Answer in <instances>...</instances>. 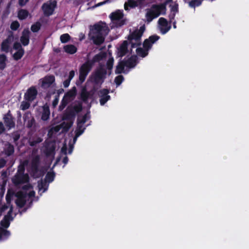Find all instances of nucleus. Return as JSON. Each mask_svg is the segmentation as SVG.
<instances>
[{"label": "nucleus", "instance_id": "f257e3e1", "mask_svg": "<svg viewBox=\"0 0 249 249\" xmlns=\"http://www.w3.org/2000/svg\"><path fill=\"white\" fill-rule=\"evenodd\" d=\"M172 0H166L163 3L159 4H153L150 9L147 10L145 14L146 21L151 22L154 18L160 15H164L166 11V5L172 2Z\"/></svg>", "mask_w": 249, "mask_h": 249}, {"label": "nucleus", "instance_id": "f03ea898", "mask_svg": "<svg viewBox=\"0 0 249 249\" xmlns=\"http://www.w3.org/2000/svg\"><path fill=\"white\" fill-rule=\"evenodd\" d=\"M145 30L144 25L141 26L139 29L135 30L127 37V39L131 44L132 48H134L141 45V39Z\"/></svg>", "mask_w": 249, "mask_h": 249}, {"label": "nucleus", "instance_id": "7ed1b4c3", "mask_svg": "<svg viewBox=\"0 0 249 249\" xmlns=\"http://www.w3.org/2000/svg\"><path fill=\"white\" fill-rule=\"evenodd\" d=\"M82 105L79 103L74 106H69L63 113L62 120L66 121H73L77 113L82 110Z\"/></svg>", "mask_w": 249, "mask_h": 249}, {"label": "nucleus", "instance_id": "20e7f679", "mask_svg": "<svg viewBox=\"0 0 249 249\" xmlns=\"http://www.w3.org/2000/svg\"><path fill=\"white\" fill-rule=\"evenodd\" d=\"M40 158L39 155L34 157L31 162V174L35 178H39L43 175V173L39 170Z\"/></svg>", "mask_w": 249, "mask_h": 249}, {"label": "nucleus", "instance_id": "39448f33", "mask_svg": "<svg viewBox=\"0 0 249 249\" xmlns=\"http://www.w3.org/2000/svg\"><path fill=\"white\" fill-rule=\"evenodd\" d=\"M107 73V71L104 68L100 67L97 69L94 73L92 75V82L95 85L102 84L106 78Z\"/></svg>", "mask_w": 249, "mask_h": 249}, {"label": "nucleus", "instance_id": "423d86ee", "mask_svg": "<svg viewBox=\"0 0 249 249\" xmlns=\"http://www.w3.org/2000/svg\"><path fill=\"white\" fill-rule=\"evenodd\" d=\"M109 18L116 27H120L125 24V20L124 19V14L120 10L111 13Z\"/></svg>", "mask_w": 249, "mask_h": 249}, {"label": "nucleus", "instance_id": "0eeeda50", "mask_svg": "<svg viewBox=\"0 0 249 249\" xmlns=\"http://www.w3.org/2000/svg\"><path fill=\"white\" fill-rule=\"evenodd\" d=\"M93 65L87 60L79 69V79L81 83L85 81L86 77L91 70Z\"/></svg>", "mask_w": 249, "mask_h": 249}, {"label": "nucleus", "instance_id": "6e6552de", "mask_svg": "<svg viewBox=\"0 0 249 249\" xmlns=\"http://www.w3.org/2000/svg\"><path fill=\"white\" fill-rule=\"evenodd\" d=\"M90 30V33L92 34H103L104 35H107L109 31L106 23L102 21L94 24Z\"/></svg>", "mask_w": 249, "mask_h": 249}, {"label": "nucleus", "instance_id": "1a4fd4ad", "mask_svg": "<svg viewBox=\"0 0 249 249\" xmlns=\"http://www.w3.org/2000/svg\"><path fill=\"white\" fill-rule=\"evenodd\" d=\"M56 1L53 0V1H50V3H44L42 6V9L45 16H50L52 15L56 6Z\"/></svg>", "mask_w": 249, "mask_h": 249}, {"label": "nucleus", "instance_id": "9d476101", "mask_svg": "<svg viewBox=\"0 0 249 249\" xmlns=\"http://www.w3.org/2000/svg\"><path fill=\"white\" fill-rule=\"evenodd\" d=\"M29 181V177L27 174H26L25 175L16 174L12 179L13 183L16 186L27 183Z\"/></svg>", "mask_w": 249, "mask_h": 249}, {"label": "nucleus", "instance_id": "9b49d317", "mask_svg": "<svg viewBox=\"0 0 249 249\" xmlns=\"http://www.w3.org/2000/svg\"><path fill=\"white\" fill-rule=\"evenodd\" d=\"M158 23L160 32L162 35L166 34L171 28V23L168 22L167 19L164 18H160L159 19Z\"/></svg>", "mask_w": 249, "mask_h": 249}, {"label": "nucleus", "instance_id": "f8f14e48", "mask_svg": "<svg viewBox=\"0 0 249 249\" xmlns=\"http://www.w3.org/2000/svg\"><path fill=\"white\" fill-rule=\"evenodd\" d=\"M37 90L35 87L32 86L29 88L25 93L24 98L26 101L32 102L36 97Z\"/></svg>", "mask_w": 249, "mask_h": 249}, {"label": "nucleus", "instance_id": "ddd939ff", "mask_svg": "<svg viewBox=\"0 0 249 249\" xmlns=\"http://www.w3.org/2000/svg\"><path fill=\"white\" fill-rule=\"evenodd\" d=\"M109 90L108 89H103L100 90L98 92V95L100 97V103L102 106L104 105L110 99V96L108 95Z\"/></svg>", "mask_w": 249, "mask_h": 249}, {"label": "nucleus", "instance_id": "4468645a", "mask_svg": "<svg viewBox=\"0 0 249 249\" xmlns=\"http://www.w3.org/2000/svg\"><path fill=\"white\" fill-rule=\"evenodd\" d=\"M14 118L12 116L10 110L5 114L3 117V120L6 126L8 129L14 128L15 126Z\"/></svg>", "mask_w": 249, "mask_h": 249}, {"label": "nucleus", "instance_id": "2eb2a0df", "mask_svg": "<svg viewBox=\"0 0 249 249\" xmlns=\"http://www.w3.org/2000/svg\"><path fill=\"white\" fill-rule=\"evenodd\" d=\"M31 32L28 29H24L22 32L21 36L20 38V41L21 44L24 46L29 45L30 42V36Z\"/></svg>", "mask_w": 249, "mask_h": 249}, {"label": "nucleus", "instance_id": "dca6fc26", "mask_svg": "<svg viewBox=\"0 0 249 249\" xmlns=\"http://www.w3.org/2000/svg\"><path fill=\"white\" fill-rule=\"evenodd\" d=\"M104 35H105L103 34H89V36L90 37V39L93 41V42L94 44L97 45H100L104 42Z\"/></svg>", "mask_w": 249, "mask_h": 249}, {"label": "nucleus", "instance_id": "f3484780", "mask_svg": "<svg viewBox=\"0 0 249 249\" xmlns=\"http://www.w3.org/2000/svg\"><path fill=\"white\" fill-rule=\"evenodd\" d=\"M13 38V35H9L8 37L2 41L1 44L0 50L2 52L7 53L9 51L10 45Z\"/></svg>", "mask_w": 249, "mask_h": 249}, {"label": "nucleus", "instance_id": "a211bd4d", "mask_svg": "<svg viewBox=\"0 0 249 249\" xmlns=\"http://www.w3.org/2000/svg\"><path fill=\"white\" fill-rule=\"evenodd\" d=\"M128 42L127 40H124L118 49V55L119 57H123L128 53Z\"/></svg>", "mask_w": 249, "mask_h": 249}, {"label": "nucleus", "instance_id": "6ab92c4d", "mask_svg": "<svg viewBox=\"0 0 249 249\" xmlns=\"http://www.w3.org/2000/svg\"><path fill=\"white\" fill-rule=\"evenodd\" d=\"M55 81V77L53 75H47L42 79L41 87L42 88L50 87Z\"/></svg>", "mask_w": 249, "mask_h": 249}, {"label": "nucleus", "instance_id": "aec40b11", "mask_svg": "<svg viewBox=\"0 0 249 249\" xmlns=\"http://www.w3.org/2000/svg\"><path fill=\"white\" fill-rule=\"evenodd\" d=\"M55 146L52 142H48L45 145L44 153L47 157L53 156L55 154Z\"/></svg>", "mask_w": 249, "mask_h": 249}, {"label": "nucleus", "instance_id": "412c9836", "mask_svg": "<svg viewBox=\"0 0 249 249\" xmlns=\"http://www.w3.org/2000/svg\"><path fill=\"white\" fill-rule=\"evenodd\" d=\"M72 95L71 92H67L65 94L59 106V110L60 111H62L64 109V108L70 101V98L72 97Z\"/></svg>", "mask_w": 249, "mask_h": 249}, {"label": "nucleus", "instance_id": "4be33fe9", "mask_svg": "<svg viewBox=\"0 0 249 249\" xmlns=\"http://www.w3.org/2000/svg\"><path fill=\"white\" fill-rule=\"evenodd\" d=\"M107 56V54L104 52H100L98 54L95 55L92 59L88 60L93 66L95 63L99 62Z\"/></svg>", "mask_w": 249, "mask_h": 249}, {"label": "nucleus", "instance_id": "5701e85b", "mask_svg": "<svg viewBox=\"0 0 249 249\" xmlns=\"http://www.w3.org/2000/svg\"><path fill=\"white\" fill-rule=\"evenodd\" d=\"M125 67L129 68H133L135 67L137 64V56L136 55L131 56L127 60H123Z\"/></svg>", "mask_w": 249, "mask_h": 249}, {"label": "nucleus", "instance_id": "b1692460", "mask_svg": "<svg viewBox=\"0 0 249 249\" xmlns=\"http://www.w3.org/2000/svg\"><path fill=\"white\" fill-rule=\"evenodd\" d=\"M43 111L41 114V119L43 121H47L50 116V111L49 107L47 105H45L42 107Z\"/></svg>", "mask_w": 249, "mask_h": 249}, {"label": "nucleus", "instance_id": "393cba45", "mask_svg": "<svg viewBox=\"0 0 249 249\" xmlns=\"http://www.w3.org/2000/svg\"><path fill=\"white\" fill-rule=\"evenodd\" d=\"M90 96V92L87 91L86 88H83L80 93V99L84 103H87Z\"/></svg>", "mask_w": 249, "mask_h": 249}, {"label": "nucleus", "instance_id": "a878e982", "mask_svg": "<svg viewBox=\"0 0 249 249\" xmlns=\"http://www.w3.org/2000/svg\"><path fill=\"white\" fill-rule=\"evenodd\" d=\"M64 51L69 54H73L77 52V48L73 45H66L63 47Z\"/></svg>", "mask_w": 249, "mask_h": 249}, {"label": "nucleus", "instance_id": "bb28decb", "mask_svg": "<svg viewBox=\"0 0 249 249\" xmlns=\"http://www.w3.org/2000/svg\"><path fill=\"white\" fill-rule=\"evenodd\" d=\"M125 64L123 60L120 61L118 62L116 66L115 72L116 74H121L122 73H124V67Z\"/></svg>", "mask_w": 249, "mask_h": 249}, {"label": "nucleus", "instance_id": "cd10ccee", "mask_svg": "<svg viewBox=\"0 0 249 249\" xmlns=\"http://www.w3.org/2000/svg\"><path fill=\"white\" fill-rule=\"evenodd\" d=\"M7 58L4 54H0V70L3 71L6 67V61Z\"/></svg>", "mask_w": 249, "mask_h": 249}, {"label": "nucleus", "instance_id": "c85d7f7f", "mask_svg": "<svg viewBox=\"0 0 249 249\" xmlns=\"http://www.w3.org/2000/svg\"><path fill=\"white\" fill-rule=\"evenodd\" d=\"M29 14V12L27 10L20 9L18 11V17L19 20H23L28 17Z\"/></svg>", "mask_w": 249, "mask_h": 249}, {"label": "nucleus", "instance_id": "c756f323", "mask_svg": "<svg viewBox=\"0 0 249 249\" xmlns=\"http://www.w3.org/2000/svg\"><path fill=\"white\" fill-rule=\"evenodd\" d=\"M138 6V1L135 0H128L126 2L124 3V7L125 10H128L127 7L133 8Z\"/></svg>", "mask_w": 249, "mask_h": 249}, {"label": "nucleus", "instance_id": "7c9ffc66", "mask_svg": "<svg viewBox=\"0 0 249 249\" xmlns=\"http://www.w3.org/2000/svg\"><path fill=\"white\" fill-rule=\"evenodd\" d=\"M5 154L7 156H10L14 153V147L10 143H8L7 147L4 150Z\"/></svg>", "mask_w": 249, "mask_h": 249}, {"label": "nucleus", "instance_id": "2f4dec72", "mask_svg": "<svg viewBox=\"0 0 249 249\" xmlns=\"http://www.w3.org/2000/svg\"><path fill=\"white\" fill-rule=\"evenodd\" d=\"M25 53L24 50L17 51L13 55V59L16 61H18L20 59Z\"/></svg>", "mask_w": 249, "mask_h": 249}, {"label": "nucleus", "instance_id": "473e14b6", "mask_svg": "<svg viewBox=\"0 0 249 249\" xmlns=\"http://www.w3.org/2000/svg\"><path fill=\"white\" fill-rule=\"evenodd\" d=\"M137 54L142 57H144L146 56L148 54V51L144 48H138L136 49Z\"/></svg>", "mask_w": 249, "mask_h": 249}, {"label": "nucleus", "instance_id": "72a5a7b5", "mask_svg": "<svg viewBox=\"0 0 249 249\" xmlns=\"http://www.w3.org/2000/svg\"><path fill=\"white\" fill-rule=\"evenodd\" d=\"M55 176V173L54 172H48L45 177V182L49 183L52 182L54 180Z\"/></svg>", "mask_w": 249, "mask_h": 249}, {"label": "nucleus", "instance_id": "f704fd0d", "mask_svg": "<svg viewBox=\"0 0 249 249\" xmlns=\"http://www.w3.org/2000/svg\"><path fill=\"white\" fill-rule=\"evenodd\" d=\"M69 122H63L61 124V127L65 131H68L73 124V121H68Z\"/></svg>", "mask_w": 249, "mask_h": 249}, {"label": "nucleus", "instance_id": "c9c22d12", "mask_svg": "<svg viewBox=\"0 0 249 249\" xmlns=\"http://www.w3.org/2000/svg\"><path fill=\"white\" fill-rule=\"evenodd\" d=\"M85 129V128L83 127V125L77 124V126L75 130V136L76 137H79L82 135L84 132Z\"/></svg>", "mask_w": 249, "mask_h": 249}, {"label": "nucleus", "instance_id": "e433bc0d", "mask_svg": "<svg viewBox=\"0 0 249 249\" xmlns=\"http://www.w3.org/2000/svg\"><path fill=\"white\" fill-rule=\"evenodd\" d=\"M41 27V23L37 21L35 23L32 25L31 27V31L34 33H36L39 31V30L40 29Z\"/></svg>", "mask_w": 249, "mask_h": 249}, {"label": "nucleus", "instance_id": "4c0bfd02", "mask_svg": "<svg viewBox=\"0 0 249 249\" xmlns=\"http://www.w3.org/2000/svg\"><path fill=\"white\" fill-rule=\"evenodd\" d=\"M10 234L9 231L4 229L2 227H0V239L4 237H7Z\"/></svg>", "mask_w": 249, "mask_h": 249}, {"label": "nucleus", "instance_id": "58836bf2", "mask_svg": "<svg viewBox=\"0 0 249 249\" xmlns=\"http://www.w3.org/2000/svg\"><path fill=\"white\" fill-rule=\"evenodd\" d=\"M202 2L200 0H192L189 2V5L190 7L195 8L201 5Z\"/></svg>", "mask_w": 249, "mask_h": 249}, {"label": "nucleus", "instance_id": "ea45409f", "mask_svg": "<svg viewBox=\"0 0 249 249\" xmlns=\"http://www.w3.org/2000/svg\"><path fill=\"white\" fill-rule=\"evenodd\" d=\"M60 39L62 43H65L70 40L71 36L68 34H64L60 36Z\"/></svg>", "mask_w": 249, "mask_h": 249}, {"label": "nucleus", "instance_id": "a19ab883", "mask_svg": "<svg viewBox=\"0 0 249 249\" xmlns=\"http://www.w3.org/2000/svg\"><path fill=\"white\" fill-rule=\"evenodd\" d=\"M160 38V36L157 35H153L150 36L148 39L150 43L153 45Z\"/></svg>", "mask_w": 249, "mask_h": 249}, {"label": "nucleus", "instance_id": "79ce46f5", "mask_svg": "<svg viewBox=\"0 0 249 249\" xmlns=\"http://www.w3.org/2000/svg\"><path fill=\"white\" fill-rule=\"evenodd\" d=\"M26 200L25 199H17L16 203L17 205L20 208H23L25 205Z\"/></svg>", "mask_w": 249, "mask_h": 249}, {"label": "nucleus", "instance_id": "37998d69", "mask_svg": "<svg viewBox=\"0 0 249 249\" xmlns=\"http://www.w3.org/2000/svg\"><path fill=\"white\" fill-rule=\"evenodd\" d=\"M30 102L22 101L20 105V109L22 110H25L28 109L30 107Z\"/></svg>", "mask_w": 249, "mask_h": 249}, {"label": "nucleus", "instance_id": "c03bdc74", "mask_svg": "<svg viewBox=\"0 0 249 249\" xmlns=\"http://www.w3.org/2000/svg\"><path fill=\"white\" fill-rule=\"evenodd\" d=\"M124 80V77L122 75H119L115 78L114 82L117 86L120 85Z\"/></svg>", "mask_w": 249, "mask_h": 249}, {"label": "nucleus", "instance_id": "a18cd8bd", "mask_svg": "<svg viewBox=\"0 0 249 249\" xmlns=\"http://www.w3.org/2000/svg\"><path fill=\"white\" fill-rule=\"evenodd\" d=\"M169 6L171 8L170 12L175 13L178 12V4L177 2H175L174 4H170Z\"/></svg>", "mask_w": 249, "mask_h": 249}, {"label": "nucleus", "instance_id": "49530a36", "mask_svg": "<svg viewBox=\"0 0 249 249\" xmlns=\"http://www.w3.org/2000/svg\"><path fill=\"white\" fill-rule=\"evenodd\" d=\"M19 26H20V24L19 23V22L18 21L16 20V21H13L11 23V24L10 25V28L13 31H16L19 28Z\"/></svg>", "mask_w": 249, "mask_h": 249}, {"label": "nucleus", "instance_id": "de8ad7c7", "mask_svg": "<svg viewBox=\"0 0 249 249\" xmlns=\"http://www.w3.org/2000/svg\"><path fill=\"white\" fill-rule=\"evenodd\" d=\"M152 47V44L150 43V42L149 41L148 39H145L143 43V48L146 49L149 51V50L151 49Z\"/></svg>", "mask_w": 249, "mask_h": 249}, {"label": "nucleus", "instance_id": "09e8293b", "mask_svg": "<svg viewBox=\"0 0 249 249\" xmlns=\"http://www.w3.org/2000/svg\"><path fill=\"white\" fill-rule=\"evenodd\" d=\"M34 117L32 116L31 112L29 111L26 112L23 115V120L25 123L30 120L31 118Z\"/></svg>", "mask_w": 249, "mask_h": 249}, {"label": "nucleus", "instance_id": "8fccbe9b", "mask_svg": "<svg viewBox=\"0 0 249 249\" xmlns=\"http://www.w3.org/2000/svg\"><path fill=\"white\" fill-rule=\"evenodd\" d=\"M13 49L16 51L24 50V49L22 47L21 43L18 42H14L13 44Z\"/></svg>", "mask_w": 249, "mask_h": 249}, {"label": "nucleus", "instance_id": "3c124183", "mask_svg": "<svg viewBox=\"0 0 249 249\" xmlns=\"http://www.w3.org/2000/svg\"><path fill=\"white\" fill-rule=\"evenodd\" d=\"M26 127L28 128H31L35 124V120L34 117L28 120L26 123Z\"/></svg>", "mask_w": 249, "mask_h": 249}, {"label": "nucleus", "instance_id": "603ef678", "mask_svg": "<svg viewBox=\"0 0 249 249\" xmlns=\"http://www.w3.org/2000/svg\"><path fill=\"white\" fill-rule=\"evenodd\" d=\"M16 196L18 199H25L27 196V194L22 191H19L16 194Z\"/></svg>", "mask_w": 249, "mask_h": 249}, {"label": "nucleus", "instance_id": "864d4df0", "mask_svg": "<svg viewBox=\"0 0 249 249\" xmlns=\"http://www.w3.org/2000/svg\"><path fill=\"white\" fill-rule=\"evenodd\" d=\"M114 63V59L113 58H110L108 59L107 62V67L108 70H112Z\"/></svg>", "mask_w": 249, "mask_h": 249}, {"label": "nucleus", "instance_id": "5fc2aeb1", "mask_svg": "<svg viewBox=\"0 0 249 249\" xmlns=\"http://www.w3.org/2000/svg\"><path fill=\"white\" fill-rule=\"evenodd\" d=\"M0 225L2 227L4 228H7L10 226V221L7 219L3 218V219L0 222Z\"/></svg>", "mask_w": 249, "mask_h": 249}, {"label": "nucleus", "instance_id": "6e6d98bb", "mask_svg": "<svg viewBox=\"0 0 249 249\" xmlns=\"http://www.w3.org/2000/svg\"><path fill=\"white\" fill-rule=\"evenodd\" d=\"M87 121V115H84L81 119L79 118L77 119V124H81L83 125V124H85Z\"/></svg>", "mask_w": 249, "mask_h": 249}, {"label": "nucleus", "instance_id": "4d7b16f0", "mask_svg": "<svg viewBox=\"0 0 249 249\" xmlns=\"http://www.w3.org/2000/svg\"><path fill=\"white\" fill-rule=\"evenodd\" d=\"M25 172V168L23 166H19L18 167V171L16 174H19L21 175H25L26 174H24Z\"/></svg>", "mask_w": 249, "mask_h": 249}, {"label": "nucleus", "instance_id": "13d9d810", "mask_svg": "<svg viewBox=\"0 0 249 249\" xmlns=\"http://www.w3.org/2000/svg\"><path fill=\"white\" fill-rule=\"evenodd\" d=\"M176 13H175V12H170V13L169 15L170 23H171L173 22V21L175 20L174 19L176 16Z\"/></svg>", "mask_w": 249, "mask_h": 249}, {"label": "nucleus", "instance_id": "bf43d9fd", "mask_svg": "<svg viewBox=\"0 0 249 249\" xmlns=\"http://www.w3.org/2000/svg\"><path fill=\"white\" fill-rule=\"evenodd\" d=\"M20 138V135L17 133L16 134H14L13 136V139L14 140V142H16Z\"/></svg>", "mask_w": 249, "mask_h": 249}, {"label": "nucleus", "instance_id": "052dcab7", "mask_svg": "<svg viewBox=\"0 0 249 249\" xmlns=\"http://www.w3.org/2000/svg\"><path fill=\"white\" fill-rule=\"evenodd\" d=\"M6 161L3 158L0 159V169L5 166Z\"/></svg>", "mask_w": 249, "mask_h": 249}, {"label": "nucleus", "instance_id": "680f3d73", "mask_svg": "<svg viewBox=\"0 0 249 249\" xmlns=\"http://www.w3.org/2000/svg\"><path fill=\"white\" fill-rule=\"evenodd\" d=\"M46 182H43L42 180L40 181V182H38V187L39 190H41L44 188L46 185Z\"/></svg>", "mask_w": 249, "mask_h": 249}, {"label": "nucleus", "instance_id": "e2e57ef3", "mask_svg": "<svg viewBox=\"0 0 249 249\" xmlns=\"http://www.w3.org/2000/svg\"><path fill=\"white\" fill-rule=\"evenodd\" d=\"M71 80L69 79H66L63 82V86L65 88H67L69 86Z\"/></svg>", "mask_w": 249, "mask_h": 249}, {"label": "nucleus", "instance_id": "0e129e2a", "mask_svg": "<svg viewBox=\"0 0 249 249\" xmlns=\"http://www.w3.org/2000/svg\"><path fill=\"white\" fill-rule=\"evenodd\" d=\"M74 74H75V72H74V71L72 70V71H70L69 72L68 79L71 80L74 77Z\"/></svg>", "mask_w": 249, "mask_h": 249}, {"label": "nucleus", "instance_id": "69168bd1", "mask_svg": "<svg viewBox=\"0 0 249 249\" xmlns=\"http://www.w3.org/2000/svg\"><path fill=\"white\" fill-rule=\"evenodd\" d=\"M5 131V128L3 126V123L0 122V135L2 133Z\"/></svg>", "mask_w": 249, "mask_h": 249}, {"label": "nucleus", "instance_id": "338daca9", "mask_svg": "<svg viewBox=\"0 0 249 249\" xmlns=\"http://www.w3.org/2000/svg\"><path fill=\"white\" fill-rule=\"evenodd\" d=\"M58 102V99L57 98L54 99L53 100V103H52L53 106L54 107H55L57 105Z\"/></svg>", "mask_w": 249, "mask_h": 249}, {"label": "nucleus", "instance_id": "774afa93", "mask_svg": "<svg viewBox=\"0 0 249 249\" xmlns=\"http://www.w3.org/2000/svg\"><path fill=\"white\" fill-rule=\"evenodd\" d=\"M3 218L7 219L9 221L13 220L12 216H10V215H9L7 214L4 216Z\"/></svg>", "mask_w": 249, "mask_h": 249}]
</instances>
